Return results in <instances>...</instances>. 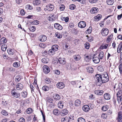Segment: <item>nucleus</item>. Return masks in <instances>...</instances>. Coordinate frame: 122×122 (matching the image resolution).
Segmentation results:
<instances>
[{"mask_svg":"<svg viewBox=\"0 0 122 122\" xmlns=\"http://www.w3.org/2000/svg\"><path fill=\"white\" fill-rule=\"evenodd\" d=\"M101 75L97 74L96 75L95 77V79L98 85H100L102 83Z\"/></svg>","mask_w":122,"mask_h":122,"instance_id":"obj_1","label":"nucleus"},{"mask_svg":"<svg viewBox=\"0 0 122 122\" xmlns=\"http://www.w3.org/2000/svg\"><path fill=\"white\" fill-rule=\"evenodd\" d=\"M102 83H106L109 80V77L107 74L101 75Z\"/></svg>","mask_w":122,"mask_h":122,"instance_id":"obj_2","label":"nucleus"},{"mask_svg":"<svg viewBox=\"0 0 122 122\" xmlns=\"http://www.w3.org/2000/svg\"><path fill=\"white\" fill-rule=\"evenodd\" d=\"M118 102L122 101V90H119L117 94Z\"/></svg>","mask_w":122,"mask_h":122,"instance_id":"obj_3","label":"nucleus"},{"mask_svg":"<svg viewBox=\"0 0 122 122\" xmlns=\"http://www.w3.org/2000/svg\"><path fill=\"white\" fill-rule=\"evenodd\" d=\"M108 30L106 28H103L101 31L102 35L104 36H106L108 34Z\"/></svg>","mask_w":122,"mask_h":122,"instance_id":"obj_4","label":"nucleus"},{"mask_svg":"<svg viewBox=\"0 0 122 122\" xmlns=\"http://www.w3.org/2000/svg\"><path fill=\"white\" fill-rule=\"evenodd\" d=\"M68 113V111L66 109L62 110L60 112V114L61 116H64L67 115Z\"/></svg>","mask_w":122,"mask_h":122,"instance_id":"obj_5","label":"nucleus"},{"mask_svg":"<svg viewBox=\"0 0 122 122\" xmlns=\"http://www.w3.org/2000/svg\"><path fill=\"white\" fill-rule=\"evenodd\" d=\"M15 89L12 91L11 93L12 95L15 97L16 98L19 97L20 96V93H18L16 92H15Z\"/></svg>","mask_w":122,"mask_h":122,"instance_id":"obj_6","label":"nucleus"},{"mask_svg":"<svg viewBox=\"0 0 122 122\" xmlns=\"http://www.w3.org/2000/svg\"><path fill=\"white\" fill-rule=\"evenodd\" d=\"M65 61L64 58H60L58 61H55L54 62L56 64H58L59 62L60 63L64 64L65 63Z\"/></svg>","mask_w":122,"mask_h":122,"instance_id":"obj_7","label":"nucleus"},{"mask_svg":"<svg viewBox=\"0 0 122 122\" xmlns=\"http://www.w3.org/2000/svg\"><path fill=\"white\" fill-rule=\"evenodd\" d=\"M78 25L79 27L81 28H83L86 26V24L85 21H81L79 23Z\"/></svg>","mask_w":122,"mask_h":122,"instance_id":"obj_8","label":"nucleus"},{"mask_svg":"<svg viewBox=\"0 0 122 122\" xmlns=\"http://www.w3.org/2000/svg\"><path fill=\"white\" fill-rule=\"evenodd\" d=\"M122 87V84L121 83H118L115 84L113 88L114 89L116 88V90H117L118 89H121Z\"/></svg>","mask_w":122,"mask_h":122,"instance_id":"obj_9","label":"nucleus"},{"mask_svg":"<svg viewBox=\"0 0 122 122\" xmlns=\"http://www.w3.org/2000/svg\"><path fill=\"white\" fill-rule=\"evenodd\" d=\"M117 119L118 122H122V109L118 113Z\"/></svg>","mask_w":122,"mask_h":122,"instance_id":"obj_10","label":"nucleus"},{"mask_svg":"<svg viewBox=\"0 0 122 122\" xmlns=\"http://www.w3.org/2000/svg\"><path fill=\"white\" fill-rule=\"evenodd\" d=\"M39 39L41 41H45L46 40L47 37L45 35H41L39 37Z\"/></svg>","mask_w":122,"mask_h":122,"instance_id":"obj_11","label":"nucleus"},{"mask_svg":"<svg viewBox=\"0 0 122 122\" xmlns=\"http://www.w3.org/2000/svg\"><path fill=\"white\" fill-rule=\"evenodd\" d=\"M43 69L44 72L46 74H48L50 71V69L47 66H44L43 67Z\"/></svg>","mask_w":122,"mask_h":122,"instance_id":"obj_12","label":"nucleus"},{"mask_svg":"<svg viewBox=\"0 0 122 122\" xmlns=\"http://www.w3.org/2000/svg\"><path fill=\"white\" fill-rule=\"evenodd\" d=\"M46 10L49 11H51L54 9V6L53 5L50 4L46 6Z\"/></svg>","mask_w":122,"mask_h":122,"instance_id":"obj_13","label":"nucleus"},{"mask_svg":"<svg viewBox=\"0 0 122 122\" xmlns=\"http://www.w3.org/2000/svg\"><path fill=\"white\" fill-rule=\"evenodd\" d=\"M23 85L20 83H18L16 85V87L17 90H21L23 88Z\"/></svg>","mask_w":122,"mask_h":122,"instance_id":"obj_14","label":"nucleus"},{"mask_svg":"<svg viewBox=\"0 0 122 122\" xmlns=\"http://www.w3.org/2000/svg\"><path fill=\"white\" fill-rule=\"evenodd\" d=\"M57 87L59 89H62L65 87L64 84L62 82L58 83L56 84Z\"/></svg>","mask_w":122,"mask_h":122,"instance_id":"obj_15","label":"nucleus"},{"mask_svg":"<svg viewBox=\"0 0 122 122\" xmlns=\"http://www.w3.org/2000/svg\"><path fill=\"white\" fill-rule=\"evenodd\" d=\"M90 109L89 106L87 105L83 106L82 107L83 110L85 112H88L89 110Z\"/></svg>","mask_w":122,"mask_h":122,"instance_id":"obj_16","label":"nucleus"},{"mask_svg":"<svg viewBox=\"0 0 122 122\" xmlns=\"http://www.w3.org/2000/svg\"><path fill=\"white\" fill-rule=\"evenodd\" d=\"M54 27L56 29L61 30L62 29V26L59 24L58 23H56L54 25Z\"/></svg>","mask_w":122,"mask_h":122,"instance_id":"obj_17","label":"nucleus"},{"mask_svg":"<svg viewBox=\"0 0 122 122\" xmlns=\"http://www.w3.org/2000/svg\"><path fill=\"white\" fill-rule=\"evenodd\" d=\"M98 11V8L97 7H93L92 8L90 11L91 13L92 14L97 13Z\"/></svg>","mask_w":122,"mask_h":122,"instance_id":"obj_18","label":"nucleus"},{"mask_svg":"<svg viewBox=\"0 0 122 122\" xmlns=\"http://www.w3.org/2000/svg\"><path fill=\"white\" fill-rule=\"evenodd\" d=\"M103 92V91L98 90H95L94 92V93L97 95H102Z\"/></svg>","mask_w":122,"mask_h":122,"instance_id":"obj_19","label":"nucleus"},{"mask_svg":"<svg viewBox=\"0 0 122 122\" xmlns=\"http://www.w3.org/2000/svg\"><path fill=\"white\" fill-rule=\"evenodd\" d=\"M104 97L105 100H108L110 99L111 97L109 94L106 93L104 95Z\"/></svg>","mask_w":122,"mask_h":122,"instance_id":"obj_20","label":"nucleus"},{"mask_svg":"<svg viewBox=\"0 0 122 122\" xmlns=\"http://www.w3.org/2000/svg\"><path fill=\"white\" fill-rule=\"evenodd\" d=\"M93 60L95 63L97 64L100 61L99 58L97 57H93Z\"/></svg>","mask_w":122,"mask_h":122,"instance_id":"obj_21","label":"nucleus"},{"mask_svg":"<svg viewBox=\"0 0 122 122\" xmlns=\"http://www.w3.org/2000/svg\"><path fill=\"white\" fill-rule=\"evenodd\" d=\"M64 102L62 101H59L58 104V107L60 108H62L64 106Z\"/></svg>","mask_w":122,"mask_h":122,"instance_id":"obj_22","label":"nucleus"},{"mask_svg":"<svg viewBox=\"0 0 122 122\" xmlns=\"http://www.w3.org/2000/svg\"><path fill=\"white\" fill-rule=\"evenodd\" d=\"M73 58L76 61H78L81 59V57L79 55H76L73 56Z\"/></svg>","mask_w":122,"mask_h":122,"instance_id":"obj_23","label":"nucleus"},{"mask_svg":"<svg viewBox=\"0 0 122 122\" xmlns=\"http://www.w3.org/2000/svg\"><path fill=\"white\" fill-rule=\"evenodd\" d=\"M81 101L78 99H77L75 101V105L76 106H80Z\"/></svg>","mask_w":122,"mask_h":122,"instance_id":"obj_24","label":"nucleus"},{"mask_svg":"<svg viewBox=\"0 0 122 122\" xmlns=\"http://www.w3.org/2000/svg\"><path fill=\"white\" fill-rule=\"evenodd\" d=\"M110 45L109 44H106L105 45H102L100 46V48L102 49H106L107 48L108 46H110Z\"/></svg>","mask_w":122,"mask_h":122,"instance_id":"obj_25","label":"nucleus"},{"mask_svg":"<svg viewBox=\"0 0 122 122\" xmlns=\"http://www.w3.org/2000/svg\"><path fill=\"white\" fill-rule=\"evenodd\" d=\"M86 69L88 72L90 73H92L93 71V70L92 68L90 67H88Z\"/></svg>","mask_w":122,"mask_h":122,"instance_id":"obj_26","label":"nucleus"},{"mask_svg":"<svg viewBox=\"0 0 122 122\" xmlns=\"http://www.w3.org/2000/svg\"><path fill=\"white\" fill-rule=\"evenodd\" d=\"M58 46L57 45H53L51 49L54 50V51L55 52L58 50Z\"/></svg>","mask_w":122,"mask_h":122,"instance_id":"obj_27","label":"nucleus"},{"mask_svg":"<svg viewBox=\"0 0 122 122\" xmlns=\"http://www.w3.org/2000/svg\"><path fill=\"white\" fill-rule=\"evenodd\" d=\"M1 44H3L7 42L6 39L4 37L1 38L0 40Z\"/></svg>","mask_w":122,"mask_h":122,"instance_id":"obj_28","label":"nucleus"},{"mask_svg":"<svg viewBox=\"0 0 122 122\" xmlns=\"http://www.w3.org/2000/svg\"><path fill=\"white\" fill-rule=\"evenodd\" d=\"M102 15H98L97 16H96L95 18V19L97 21H98L102 18Z\"/></svg>","mask_w":122,"mask_h":122,"instance_id":"obj_29","label":"nucleus"},{"mask_svg":"<svg viewBox=\"0 0 122 122\" xmlns=\"http://www.w3.org/2000/svg\"><path fill=\"white\" fill-rule=\"evenodd\" d=\"M33 3L34 5H38L40 3L41 1L38 0H36L33 1Z\"/></svg>","mask_w":122,"mask_h":122,"instance_id":"obj_30","label":"nucleus"},{"mask_svg":"<svg viewBox=\"0 0 122 122\" xmlns=\"http://www.w3.org/2000/svg\"><path fill=\"white\" fill-rule=\"evenodd\" d=\"M69 118L68 117H66L65 118H62L61 119V121L62 122H69Z\"/></svg>","mask_w":122,"mask_h":122,"instance_id":"obj_31","label":"nucleus"},{"mask_svg":"<svg viewBox=\"0 0 122 122\" xmlns=\"http://www.w3.org/2000/svg\"><path fill=\"white\" fill-rule=\"evenodd\" d=\"M107 3L109 5H112L114 3L113 0H107Z\"/></svg>","mask_w":122,"mask_h":122,"instance_id":"obj_32","label":"nucleus"},{"mask_svg":"<svg viewBox=\"0 0 122 122\" xmlns=\"http://www.w3.org/2000/svg\"><path fill=\"white\" fill-rule=\"evenodd\" d=\"M55 51L52 49H50L48 51V53L50 55H52L54 54Z\"/></svg>","mask_w":122,"mask_h":122,"instance_id":"obj_33","label":"nucleus"},{"mask_svg":"<svg viewBox=\"0 0 122 122\" xmlns=\"http://www.w3.org/2000/svg\"><path fill=\"white\" fill-rule=\"evenodd\" d=\"M104 53L102 51H100L99 55V59H102L104 56Z\"/></svg>","mask_w":122,"mask_h":122,"instance_id":"obj_34","label":"nucleus"},{"mask_svg":"<svg viewBox=\"0 0 122 122\" xmlns=\"http://www.w3.org/2000/svg\"><path fill=\"white\" fill-rule=\"evenodd\" d=\"M55 36L58 38H61L62 37V35L60 33H56L55 34Z\"/></svg>","mask_w":122,"mask_h":122,"instance_id":"obj_35","label":"nucleus"},{"mask_svg":"<svg viewBox=\"0 0 122 122\" xmlns=\"http://www.w3.org/2000/svg\"><path fill=\"white\" fill-rule=\"evenodd\" d=\"M1 49L3 51H6L7 48V46L5 44H4L2 45L1 46Z\"/></svg>","mask_w":122,"mask_h":122,"instance_id":"obj_36","label":"nucleus"},{"mask_svg":"<svg viewBox=\"0 0 122 122\" xmlns=\"http://www.w3.org/2000/svg\"><path fill=\"white\" fill-rule=\"evenodd\" d=\"M13 50L11 49H9L7 50V52L10 55H12L13 54Z\"/></svg>","mask_w":122,"mask_h":122,"instance_id":"obj_37","label":"nucleus"},{"mask_svg":"<svg viewBox=\"0 0 122 122\" xmlns=\"http://www.w3.org/2000/svg\"><path fill=\"white\" fill-rule=\"evenodd\" d=\"M20 79V76L18 75L16 76L15 78V81L16 82H17L19 81Z\"/></svg>","mask_w":122,"mask_h":122,"instance_id":"obj_38","label":"nucleus"},{"mask_svg":"<svg viewBox=\"0 0 122 122\" xmlns=\"http://www.w3.org/2000/svg\"><path fill=\"white\" fill-rule=\"evenodd\" d=\"M60 112L57 109H55L53 111V113L55 115H58L60 114Z\"/></svg>","mask_w":122,"mask_h":122,"instance_id":"obj_39","label":"nucleus"},{"mask_svg":"<svg viewBox=\"0 0 122 122\" xmlns=\"http://www.w3.org/2000/svg\"><path fill=\"white\" fill-rule=\"evenodd\" d=\"M78 122H85V119L82 117L79 118L78 119Z\"/></svg>","mask_w":122,"mask_h":122,"instance_id":"obj_40","label":"nucleus"},{"mask_svg":"<svg viewBox=\"0 0 122 122\" xmlns=\"http://www.w3.org/2000/svg\"><path fill=\"white\" fill-rule=\"evenodd\" d=\"M108 107L107 106H104L102 107V110L104 111H105L108 109Z\"/></svg>","mask_w":122,"mask_h":122,"instance_id":"obj_41","label":"nucleus"},{"mask_svg":"<svg viewBox=\"0 0 122 122\" xmlns=\"http://www.w3.org/2000/svg\"><path fill=\"white\" fill-rule=\"evenodd\" d=\"M26 112L27 113L29 114L32 113V109L31 108H29L26 110Z\"/></svg>","mask_w":122,"mask_h":122,"instance_id":"obj_42","label":"nucleus"},{"mask_svg":"<svg viewBox=\"0 0 122 122\" xmlns=\"http://www.w3.org/2000/svg\"><path fill=\"white\" fill-rule=\"evenodd\" d=\"M42 89L43 90L46 91H48L49 89V88L48 86H44L42 87Z\"/></svg>","mask_w":122,"mask_h":122,"instance_id":"obj_43","label":"nucleus"},{"mask_svg":"<svg viewBox=\"0 0 122 122\" xmlns=\"http://www.w3.org/2000/svg\"><path fill=\"white\" fill-rule=\"evenodd\" d=\"M48 59L44 58L42 59L41 60V61L42 63H48V61L47 59Z\"/></svg>","mask_w":122,"mask_h":122,"instance_id":"obj_44","label":"nucleus"},{"mask_svg":"<svg viewBox=\"0 0 122 122\" xmlns=\"http://www.w3.org/2000/svg\"><path fill=\"white\" fill-rule=\"evenodd\" d=\"M71 65L70 64H67L66 66V68L67 70H70L71 68Z\"/></svg>","mask_w":122,"mask_h":122,"instance_id":"obj_45","label":"nucleus"},{"mask_svg":"<svg viewBox=\"0 0 122 122\" xmlns=\"http://www.w3.org/2000/svg\"><path fill=\"white\" fill-rule=\"evenodd\" d=\"M76 7L75 5L72 4L71 5L69 6V8L71 10H74Z\"/></svg>","mask_w":122,"mask_h":122,"instance_id":"obj_46","label":"nucleus"},{"mask_svg":"<svg viewBox=\"0 0 122 122\" xmlns=\"http://www.w3.org/2000/svg\"><path fill=\"white\" fill-rule=\"evenodd\" d=\"M85 48L87 49H88L89 48L90 45L89 43L86 42L85 44Z\"/></svg>","mask_w":122,"mask_h":122,"instance_id":"obj_47","label":"nucleus"},{"mask_svg":"<svg viewBox=\"0 0 122 122\" xmlns=\"http://www.w3.org/2000/svg\"><path fill=\"white\" fill-rule=\"evenodd\" d=\"M1 113L4 115H7L8 114L7 112L5 110H2L1 112Z\"/></svg>","mask_w":122,"mask_h":122,"instance_id":"obj_48","label":"nucleus"},{"mask_svg":"<svg viewBox=\"0 0 122 122\" xmlns=\"http://www.w3.org/2000/svg\"><path fill=\"white\" fill-rule=\"evenodd\" d=\"M45 82L46 83L49 84L51 82V81L50 79L49 78H46L45 80Z\"/></svg>","mask_w":122,"mask_h":122,"instance_id":"obj_49","label":"nucleus"},{"mask_svg":"<svg viewBox=\"0 0 122 122\" xmlns=\"http://www.w3.org/2000/svg\"><path fill=\"white\" fill-rule=\"evenodd\" d=\"M26 8L27 9L31 10L32 9L33 7L32 6L30 5H28L26 6Z\"/></svg>","mask_w":122,"mask_h":122,"instance_id":"obj_50","label":"nucleus"},{"mask_svg":"<svg viewBox=\"0 0 122 122\" xmlns=\"http://www.w3.org/2000/svg\"><path fill=\"white\" fill-rule=\"evenodd\" d=\"M21 95L22 97H25L27 96V93L25 92H22L21 93Z\"/></svg>","mask_w":122,"mask_h":122,"instance_id":"obj_51","label":"nucleus"},{"mask_svg":"<svg viewBox=\"0 0 122 122\" xmlns=\"http://www.w3.org/2000/svg\"><path fill=\"white\" fill-rule=\"evenodd\" d=\"M61 98V97L60 96L58 95V94H56L55 97V98L56 100H59Z\"/></svg>","mask_w":122,"mask_h":122,"instance_id":"obj_52","label":"nucleus"},{"mask_svg":"<svg viewBox=\"0 0 122 122\" xmlns=\"http://www.w3.org/2000/svg\"><path fill=\"white\" fill-rule=\"evenodd\" d=\"M29 29L30 31L32 32H34L36 28L35 27L32 26Z\"/></svg>","mask_w":122,"mask_h":122,"instance_id":"obj_53","label":"nucleus"},{"mask_svg":"<svg viewBox=\"0 0 122 122\" xmlns=\"http://www.w3.org/2000/svg\"><path fill=\"white\" fill-rule=\"evenodd\" d=\"M101 117L103 119H106L107 117V114H106L103 113Z\"/></svg>","mask_w":122,"mask_h":122,"instance_id":"obj_54","label":"nucleus"},{"mask_svg":"<svg viewBox=\"0 0 122 122\" xmlns=\"http://www.w3.org/2000/svg\"><path fill=\"white\" fill-rule=\"evenodd\" d=\"M39 46L41 47L44 48L46 46V45L43 43H40L39 44Z\"/></svg>","mask_w":122,"mask_h":122,"instance_id":"obj_55","label":"nucleus"},{"mask_svg":"<svg viewBox=\"0 0 122 122\" xmlns=\"http://www.w3.org/2000/svg\"><path fill=\"white\" fill-rule=\"evenodd\" d=\"M97 0H89L90 3H96Z\"/></svg>","mask_w":122,"mask_h":122,"instance_id":"obj_56","label":"nucleus"},{"mask_svg":"<svg viewBox=\"0 0 122 122\" xmlns=\"http://www.w3.org/2000/svg\"><path fill=\"white\" fill-rule=\"evenodd\" d=\"M19 122H25V119L23 117L20 118L19 120Z\"/></svg>","mask_w":122,"mask_h":122,"instance_id":"obj_57","label":"nucleus"},{"mask_svg":"<svg viewBox=\"0 0 122 122\" xmlns=\"http://www.w3.org/2000/svg\"><path fill=\"white\" fill-rule=\"evenodd\" d=\"M39 21L37 20H35L33 22V24L35 25L39 24Z\"/></svg>","mask_w":122,"mask_h":122,"instance_id":"obj_58","label":"nucleus"},{"mask_svg":"<svg viewBox=\"0 0 122 122\" xmlns=\"http://www.w3.org/2000/svg\"><path fill=\"white\" fill-rule=\"evenodd\" d=\"M47 51H42L41 52L42 55L44 56H46V53H47Z\"/></svg>","mask_w":122,"mask_h":122,"instance_id":"obj_59","label":"nucleus"},{"mask_svg":"<svg viewBox=\"0 0 122 122\" xmlns=\"http://www.w3.org/2000/svg\"><path fill=\"white\" fill-rule=\"evenodd\" d=\"M60 71L59 70H56L55 71V73L57 75H59L60 74Z\"/></svg>","mask_w":122,"mask_h":122,"instance_id":"obj_60","label":"nucleus"},{"mask_svg":"<svg viewBox=\"0 0 122 122\" xmlns=\"http://www.w3.org/2000/svg\"><path fill=\"white\" fill-rule=\"evenodd\" d=\"M65 8V6L64 5H61V6L60 7V9L61 11H63L64 10Z\"/></svg>","mask_w":122,"mask_h":122,"instance_id":"obj_61","label":"nucleus"},{"mask_svg":"<svg viewBox=\"0 0 122 122\" xmlns=\"http://www.w3.org/2000/svg\"><path fill=\"white\" fill-rule=\"evenodd\" d=\"M30 87L31 89V91L32 92V91H33L34 89V87L31 84H30Z\"/></svg>","mask_w":122,"mask_h":122,"instance_id":"obj_62","label":"nucleus"},{"mask_svg":"<svg viewBox=\"0 0 122 122\" xmlns=\"http://www.w3.org/2000/svg\"><path fill=\"white\" fill-rule=\"evenodd\" d=\"M20 13L22 15H24L25 14V12H24V10L23 9H21V10Z\"/></svg>","mask_w":122,"mask_h":122,"instance_id":"obj_63","label":"nucleus"},{"mask_svg":"<svg viewBox=\"0 0 122 122\" xmlns=\"http://www.w3.org/2000/svg\"><path fill=\"white\" fill-rule=\"evenodd\" d=\"M13 66H14L17 67H18V64L17 62H15L13 64Z\"/></svg>","mask_w":122,"mask_h":122,"instance_id":"obj_64","label":"nucleus"}]
</instances>
